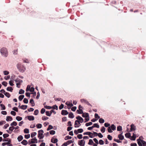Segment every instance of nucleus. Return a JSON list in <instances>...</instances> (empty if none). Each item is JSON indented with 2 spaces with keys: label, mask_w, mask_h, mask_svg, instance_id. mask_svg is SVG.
<instances>
[{
  "label": "nucleus",
  "mask_w": 146,
  "mask_h": 146,
  "mask_svg": "<svg viewBox=\"0 0 146 146\" xmlns=\"http://www.w3.org/2000/svg\"><path fill=\"white\" fill-rule=\"evenodd\" d=\"M0 52L3 56L6 57L8 56V52L7 49L5 47H3L1 49Z\"/></svg>",
  "instance_id": "1"
},
{
  "label": "nucleus",
  "mask_w": 146,
  "mask_h": 146,
  "mask_svg": "<svg viewBox=\"0 0 146 146\" xmlns=\"http://www.w3.org/2000/svg\"><path fill=\"white\" fill-rule=\"evenodd\" d=\"M17 66L20 72L23 73L25 70V68L21 63H19L17 65Z\"/></svg>",
  "instance_id": "2"
},
{
  "label": "nucleus",
  "mask_w": 146,
  "mask_h": 146,
  "mask_svg": "<svg viewBox=\"0 0 146 146\" xmlns=\"http://www.w3.org/2000/svg\"><path fill=\"white\" fill-rule=\"evenodd\" d=\"M137 143L139 146H142V144L143 146H146V142L143 140L139 138L137 140Z\"/></svg>",
  "instance_id": "3"
},
{
  "label": "nucleus",
  "mask_w": 146,
  "mask_h": 146,
  "mask_svg": "<svg viewBox=\"0 0 146 146\" xmlns=\"http://www.w3.org/2000/svg\"><path fill=\"white\" fill-rule=\"evenodd\" d=\"M85 143V141L84 139L79 140L78 144L80 146H84Z\"/></svg>",
  "instance_id": "4"
},
{
  "label": "nucleus",
  "mask_w": 146,
  "mask_h": 146,
  "mask_svg": "<svg viewBox=\"0 0 146 146\" xmlns=\"http://www.w3.org/2000/svg\"><path fill=\"white\" fill-rule=\"evenodd\" d=\"M74 142V141H72V140L68 141L67 142L64 143L62 144V146H67L68 145L72 143H73Z\"/></svg>",
  "instance_id": "5"
},
{
  "label": "nucleus",
  "mask_w": 146,
  "mask_h": 146,
  "mask_svg": "<svg viewBox=\"0 0 146 146\" xmlns=\"http://www.w3.org/2000/svg\"><path fill=\"white\" fill-rule=\"evenodd\" d=\"M80 101L81 102L83 103L84 102L88 106H92L91 104L86 100L84 99H81L80 100Z\"/></svg>",
  "instance_id": "6"
},
{
  "label": "nucleus",
  "mask_w": 146,
  "mask_h": 146,
  "mask_svg": "<svg viewBox=\"0 0 146 146\" xmlns=\"http://www.w3.org/2000/svg\"><path fill=\"white\" fill-rule=\"evenodd\" d=\"M38 142L37 140L36 137H34L31 139V142L30 143H36Z\"/></svg>",
  "instance_id": "7"
},
{
  "label": "nucleus",
  "mask_w": 146,
  "mask_h": 146,
  "mask_svg": "<svg viewBox=\"0 0 146 146\" xmlns=\"http://www.w3.org/2000/svg\"><path fill=\"white\" fill-rule=\"evenodd\" d=\"M38 138H39L40 136L43 134L44 133V131L42 130L41 129L39 130L38 131Z\"/></svg>",
  "instance_id": "8"
},
{
  "label": "nucleus",
  "mask_w": 146,
  "mask_h": 146,
  "mask_svg": "<svg viewBox=\"0 0 146 146\" xmlns=\"http://www.w3.org/2000/svg\"><path fill=\"white\" fill-rule=\"evenodd\" d=\"M68 113V112L67 110H62L61 114L62 115H67Z\"/></svg>",
  "instance_id": "9"
},
{
  "label": "nucleus",
  "mask_w": 146,
  "mask_h": 146,
  "mask_svg": "<svg viewBox=\"0 0 146 146\" xmlns=\"http://www.w3.org/2000/svg\"><path fill=\"white\" fill-rule=\"evenodd\" d=\"M123 133L122 132H121V133L118 136V137L119 138V140H122L124 139V136L122 135Z\"/></svg>",
  "instance_id": "10"
},
{
  "label": "nucleus",
  "mask_w": 146,
  "mask_h": 146,
  "mask_svg": "<svg viewBox=\"0 0 146 146\" xmlns=\"http://www.w3.org/2000/svg\"><path fill=\"white\" fill-rule=\"evenodd\" d=\"M28 119L29 121H33L34 120V117L32 115L28 116H27Z\"/></svg>",
  "instance_id": "11"
},
{
  "label": "nucleus",
  "mask_w": 146,
  "mask_h": 146,
  "mask_svg": "<svg viewBox=\"0 0 146 146\" xmlns=\"http://www.w3.org/2000/svg\"><path fill=\"white\" fill-rule=\"evenodd\" d=\"M29 103L31 104L32 106H34L35 105L34 101L33 99H30Z\"/></svg>",
  "instance_id": "12"
},
{
  "label": "nucleus",
  "mask_w": 146,
  "mask_h": 146,
  "mask_svg": "<svg viewBox=\"0 0 146 146\" xmlns=\"http://www.w3.org/2000/svg\"><path fill=\"white\" fill-rule=\"evenodd\" d=\"M53 139H54V138L52 137L51 140V142L52 143H55L58 142V140L57 138L54 139V140L53 141Z\"/></svg>",
  "instance_id": "13"
},
{
  "label": "nucleus",
  "mask_w": 146,
  "mask_h": 146,
  "mask_svg": "<svg viewBox=\"0 0 146 146\" xmlns=\"http://www.w3.org/2000/svg\"><path fill=\"white\" fill-rule=\"evenodd\" d=\"M136 129L135 127V126L133 124H132L131 125V129H130V131H134Z\"/></svg>",
  "instance_id": "14"
},
{
  "label": "nucleus",
  "mask_w": 146,
  "mask_h": 146,
  "mask_svg": "<svg viewBox=\"0 0 146 146\" xmlns=\"http://www.w3.org/2000/svg\"><path fill=\"white\" fill-rule=\"evenodd\" d=\"M82 117H85V118H87V117H89V116L88 113H84L82 115Z\"/></svg>",
  "instance_id": "15"
},
{
  "label": "nucleus",
  "mask_w": 146,
  "mask_h": 146,
  "mask_svg": "<svg viewBox=\"0 0 146 146\" xmlns=\"http://www.w3.org/2000/svg\"><path fill=\"white\" fill-rule=\"evenodd\" d=\"M13 120L12 117L10 116H8L6 117V121H11Z\"/></svg>",
  "instance_id": "16"
},
{
  "label": "nucleus",
  "mask_w": 146,
  "mask_h": 146,
  "mask_svg": "<svg viewBox=\"0 0 146 146\" xmlns=\"http://www.w3.org/2000/svg\"><path fill=\"white\" fill-rule=\"evenodd\" d=\"M133 136L131 137L130 139V140H131L134 141L135 140L136 137L135 134L134 133H133Z\"/></svg>",
  "instance_id": "17"
},
{
  "label": "nucleus",
  "mask_w": 146,
  "mask_h": 146,
  "mask_svg": "<svg viewBox=\"0 0 146 146\" xmlns=\"http://www.w3.org/2000/svg\"><path fill=\"white\" fill-rule=\"evenodd\" d=\"M27 108V105H22L20 107V108L23 110H26Z\"/></svg>",
  "instance_id": "18"
},
{
  "label": "nucleus",
  "mask_w": 146,
  "mask_h": 146,
  "mask_svg": "<svg viewBox=\"0 0 146 146\" xmlns=\"http://www.w3.org/2000/svg\"><path fill=\"white\" fill-rule=\"evenodd\" d=\"M68 117L72 119L74 117V115L72 112H70L69 113L68 115Z\"/></svg>",
  "instance_id": "19"
},
{
  "label": "nucleus",
  "mask_w": 146,
  "mask_h": 146,
  "mask_svg": "<svg viewBox=\"0 0 146 146\" xmlns=\"http://www.w3.org/2000/svg\"><path fill=\"white\" fill-rule=\"evenodd\" d=\"M23 139V137L21 135H20L17 137V140L19 142L21 141Z\"/></svg>",
  "instance_id": "20"
},
{
  "label": "nucleus",
  "mask_w": 146,
  "mask_h": 146,
  "mask_svg": "<svg viewBox=\"0 0 146 146\" xmlns=\"http://www.w3.org/2000/svg\"><path fill=\"white\" fill-rule=\"evenodd\" d=\"M21 143L23 145H26L27 144V141L26 140H23L21 142Z\"/></svg>",
  "instance_id": "21"
},
{
  "label": "nucleus",
  "mask_w": 146,
  "mask_h": 146,
  "mask_svg": "<svg viewBox=\"0 0 146 146\" xmlns=\"http://www.w3.org/2000/svg\"><path fill=\"white\" fill-rule=\"evenodd\" d=\"M13 90V88L11 87H8L7 88V90L8 91L12 92Z\"/></svg>",
  "instance_id": "22"
},
{
  "label": "nucleus",
  "mask_w": 146,
  "mask_h": 146,
  "mask_svg": "<svg viewBox=\"0 0 146 146\" xmlns=\"http://www.w3.org/2000/svg\"><path fill=\"white\" fill-rule=\"evenodd\" d=\"M15 81L16 82H18V83H22L23 82L22 80L19 78H17L16 80H15Z\"/></svg>",
  "instance_id": "23"
},
{
  "label": "nucleus",
  "mask_w": 146,
  "mask_h": 146,
  "mask_svg": "<svg viewBox=\"0 0 146 146\" xmlns=\"http://www.w3.org/2000/svg\"><path fill=\"white\" fill-rule=\"evenodd\" d=\"M4 94L8 98H9L11 96L10 94L8 92H5Z\"/></svg>",
  "instance_id": "24"
},
{
  "label": "nucleus",
  "mask_w": 146,
  "mask_h": 146,
  "mask_svg": "<svg viewBox=\"0 0 146 146\" xmlns=\"http://www.w3.org/2000/svg\"><path fill=\"white\" fill-rule=\"evenodd\" d=\"M110 127L113 131H114L116 129V126L113 124H112Z\"/></svg>",
  "instance_id": "25"
},
{
  "label": "nucleus",
  "mask_w": 146,
  "mask_h": 146,
  "mask_svg": "<svg viewBox=\"0 0 146 146\" xmlns=\"http://www.w3.org/2000/svg\"><path fill=\"white\" fill-rule=\"evenodd\" d=\"M125 137L127 138H130L131 137V134L129 133H126L125 134Z\"/></svg>",
  "instance_id": "26"
},
{
  "label": "nucleus",
  "mask_w": 146,
  "mask_h": 146,
  "mask_svg": "<svg viewBox=\"0 0 146 146\" xmlns=\"http://www.w3.org/2000/svg\"><path fill=\"white\" fill-rule=\"evenodd\" d=\"M24 95H21L19 96V100L20 101H21L24 98Z\"/></svg>",
  "instance_id": "27"
},
{
  "label": "nucleus",
  "mask_w": 146,
  "mask_h": 146,
  "mask_svg": "<svg viewBox=\"0 0 146 146\" xmlns=\"http://www.w3.org/2000/svg\"><path fill=\"white\" fill-rule=\"evenodd\" d=\"M16 119L18 121H20L22 119V118L20 116H18L16 117Z\"/></svg>",
  "instance_id": "28"
},
{
  "label": "nucleus",
  "mask_w": 146,
  "mask_h": 146,
  "mask_svg": "<svg viewBox=\"0 0 146 146\" xmlns=\"http://www.w3.org/2000/svg\"><path fill=\"white\" fill-rule=\"evenodd\" d=\"M93 128L95 127L99 128L100 127V126L99 125H98L97 123H94L93 125L92 126Z\"/></svg>",
  "instance_id": "29"
},
{
  "label": "nucleus",
  "mask_w": 146,
  "mask_h": 146,
  "mask_svg": "<svg viewBox=\"0 0 146 146\" xmlns=\"http://www.w3.org/2000/svg\"><path fill=\"white\" fill-rule=\"evenodd\" d=\"M17 125V123L15 121H13L12 123H11L10 124V125L11 126H13V125L14 126H16Z\"/></svg>",
  "instance_id": "30"
},
{
  "label": "nucleus",
  "mask_w": 146,
  "mask_h": 146,
  "mask_svg": "<svg viewBox=\"0 0 146 146\" xmlns=\"http://www.w3.org/2000/svg\"><path fill=\"white\" fill-rule=\"evenodd\" d=\"M37 133L36 132H32L31 133V137L33 138V137L36 135Z\"/></svg>",
  "instance_id": "31"
},
{
  "label": "nucleus",
  "mask_w": 146,
  "mask_h": 146,
  "mask_svg": "<svg viewBox=\"0 0 146 146\" xmlns=\"http://www.w3.org/2000/svg\"><path fill=\"white\" fill-rule=\"evenodd\" d=\"M0 106L1 107V110H5V105L3 104H0Z\"/></svg>",
  "instance_id": "32"
},
{
  "label": "nucleus",
  "mask_w": 146,
  "mask_h": 146,
  "mask_svg": "<svg viewBox=\"0 0 146 146\" xmlns=\"http://www.w3.org/2000/svg\"><path fill=\"white\" fill-rule=\"evenodd\" d=\"M99 122L101 123H103L105 122L104 119H103L102 118H100L99 119Z\"/></svg>",
  "instance_id": "33"
},
{
  "label": "nucleus",
  "mask_w": 146,
  "mask_h": 146,
  "mask_svg": "<svg viewBox=\"0 0 146 146\" xmlns=\"http://www.w3.org/2000/svg\"><path fill=\"white\" fill-rule=\"evenodd\" d=\"M36 127L37 128H41L42 127V125L40 123H38L36 125Z\"/></svg>",
  "instance_id": "34"
},
{
  "label": "nucleus",
  "mask_w": 146,
  "mask_h": 146,
  "mask_svg": "<svg viewBox=\"0 0 146 146\" xmlns=\"http://www.w3.org/2000/svg\"><path fill=\"white\" fill-rule=\"evenodd\" d=\"M23 60L24 62L29 63V60L27 59L23 58Z\"/></svg>",
  "instance_id": "35"
},
{
  "label": "nucleus",
  "mask_w": 146,
  "mask_h": 146,
  "mask_svg": "<svg viewBox=\"0 0 146 146\" xmlns=\"http://www.w3.org/2000/svg\"><path fill=\"white\" fill-rule=\"evenodd\" d=\"M105 130L106 128L104 126H102V128L100 130L101 131L102 133H104L105 131Z\"/></svg>",
  "instance_id": "36"
},
{
  "label": "nucleus",
  "mask_w": 146,
  "mask_h": 146,
  "mask_svg": "<svg viewBox=\"0 0 146 146\" xmlns=\"http://www.w3.org/2000/svg\"><path fill=\"white\" fill-rule=\"evenodd\" d=\"M93 134L91 132H87L84 133V135H90L91 134Z\"/></svg>",
  "instance_id": "37"
},
{
  "label": "nucleus",
  "mask_w": 146,
  "mask_h": 146,
  "mask_svg": "<svg viewBox=\"0 0 146 146\" xmlns=\"http://www.w3.org/2000/svg\"><path fill=\"white\" fill-rule=\"evenodd\" d=\"M24 132L25 133H29V130L28 129L25 128L24 130Z\"/></svg>",
  "instance_id": "38"
},
{
  "label": "nucleus",
  "mask_w": 146,
  "mask_h": 146,
  "mask_svg": "<svg viewBox=\"0 0 146 146\" xmlns=\"http://www.w3.org/2000/svg\"><path fill=\"white\" fill-rule=\"evenodd\" d=\"M24 92L25 91L24 90H23L22 89H21L19 91V94H24Z\"/></svg>",
  "instance_id": "39"
},
{
  "label": "nucleus",
  "mask_w": 146,
  "mask_h": 146,
  "mask_svg": "<svg viewBox=\"0 0 146 146\" xmlns=\"http://www.w3.org/2000/svg\"><path fill=\"white\" fill-rule=\"evenodd\" d=\"M117 131H120L122 130V127L121 126H119L117 127Z\"/></svg>",
  "instance_id": "40"
},
{
  "label": "nucleus",
  "mask_w": 146,
  "mask_h": 146,
  "mask_svg": "<svg viewBox=\"0 0 146 146\" xmlns=\"http://www.w3.org/2000/svg\"><path fill=\"white\" fill-rule=\"evenodd\" d=\"M53 128V126L51 125H49L48 126V127L47 128V130L48 131L49 130L52 129Z\"/></svg>",
  "instance_id": "41"
},
{
  "label": "nucleus",
  "mask_w": 146,
  "mask_h": 146,
  "mask_svg": "<svg viewBox=\"0 0 146 146\" xmlns=\"http://www.w3.org/2000/svg\"><path fill=\"white\" fill-rule=\"evenodd\" d=\"M72 137L71 136H70L69 135L66 136L65 137L64 139L65 140H67L68 139H70L72 138Z\"/></svg>",
  "instance_id": "42"
},
{
  "label": "nucleus",
  "mask_w": 146,
  "mask_h": 146,
  "mask_svg": "<svg viewBox=\"0 0 146 146\" xmlns=\"http://www.w3.org/2000/svg\"><path fill=\"white\" fill-rule=\"evenodd\" d=\"M48 119V117L45 116H43L42 117V119L43 120H46Z\"/></svg>",
  "instance_id": "43"
},
{
  "label": "nucleus",
  "mask_w": 146,
  "mask_h": 146,
  "mask_svg": "<svg viewBox=\"0 0 146 146\" xmlns=\"http://www.w3.org/2000/svg\"><path fill=\"white\" fill-rule=\"evenodd\" d=\"M49 133L50 134L53 135L55 133V131L53 130H51L49 131Z\"/></svg>",
  "instance_id": "44"
},
{
  "label": "nucleus",
  "mask_w": 146,
  "mask_h": 146,
  "mask_svg": "<svg viewBox=\"0 0 146 146\" xmlns=\"http://www.w3.org/2000/svg\"><path fill=\"white\" fill-rule=\"evenodd\" d=\"M23 102L25 104H27L28 102V100L26 98H24L23 100Z\"/></svg>",
  "instance_id": "45"
},
{
  "label": "nucleus",
  "mask_w": 146,
  "mask_h": 146,
  "mask_svg": "<svg viewBox=\"0 0 146 146\" xmlns=\"http://www.w3.org/2000/svg\"><path fill=\"white\" fill-rule=\"evenodd\" d=\"M46 115L48 116H50L51 115V113L49 111H46Z\"/></svg>",
  "instance_id": "46"
},
{
  "label": "nucleus",
  "mask_w": 146,
  "mask_h": 146,
  "mask_svg": "<svg viewBox=\"0 0 146 146\" xmlns=\"http://www.w3.org/2000/svg\"><path fill=\"white\" fill-rule=\"evenodd\" d=\"M108 132L110 133H112L113 132L110 126L108 127Z\"/></svg>",
  "instance_id": "47"
},
{
  "label": "nucleus",
  "mask_w": 146,
  "mask_h": 146,
  "mask_svg": "<svg viewBox=\"0 0 146 146\" xmlns=\"http://www.w3.org/2000/svg\"><path fill=\"white\" fill-rule=\"evenodd\" d=\"M92 124V122H90L88 123H86L85 125L86 126H89L91 125Z\"/></svg>",
  "instance_id": "48"
},
{
  "label": "nucleus",
  "mask_w": 146,
  "mask_h": 146,
  "mask_svg": "<svg viewBox=\"0 0 146 146\" xmlns=\"http://www.w3.org/2000/svg\"><path fill=\"white\" fill-rule=\"evenodd\" d=\"M77 137L79 139H82V135L81 134H79L77 135Z\"/></svg>",
  "instance_id": "49"
},
{
  "label": "nucleus",
  "mask_w": 146,
  "mask_h": 146,
  "mask_svg": "<svg viewBox=\"0 0 146 146\" xmlns=\"http://www.w3.org/2000/svg\"><path fill=\"white\" fill-rule=\"evenodd\" d=\"M110 123H106L104 124V125L105 127H110Z\"/></svg>",
  "instance_id": "50"
},
{
  "label": "nucleus",
  "mask_w": 146,
  "mask_h": 146,
  "mask_svg": "<svg viewBox=\"0 0 146 146\" xmlns=\"http://www.w3.org/2000/svg\"><path fill=\"white\" fill-rule=\"evenodd\" d=\"M9 136V135L7 133L4 134L3 135V137L4 138H6L8 137Z\"/></svg>",
  "instance_id": "51"
},
{
  "label": "nucleus",
  "mask_w": 146,
  "mask_h": 146,
  "mask_svg": "<svg viewBox=\"0 0 146 146\" xmlns=\"http://www.w3.org/2000/svg\"><path fill=\"white\" fill-rule=\"evenodd\" d=\"M14 129V127L13 126H12L11 127H9V130L11 131V132L13 131V130Z\"/></svg>",
  "instance_id": "52"
},
{
  "label": "nucleus",
  "mask_w": 146,
  "mask_h": 146,
  "mask_svg": "<svg viewBox=\"0 0 146 146\" xmlns=\"http://www.w3.org/2000/svg\"><path fill=\"white\" fill-rule=\"evenodd\" d=\"M52 108H53L54 109H56V110H58V106L56 105H55L53 106H52Z\"/></svg>",
  "instance_id": "53"
},
{
  "label": "nucleus",
  "mask_w": 146,
  "mask_h": 146,
  "mask_svg": "<svg viewBox=\"0 0 146 146\" xmlns=\"http://www.w3.org/2000/svg\"><path fill=\"white\" fill-rule=\"evenodd\" d=\"M78 133H82L83 131V130L82 129L80 128L78 129Z\"/></svg>",
  "instance_id": "54"
},
{
  "label": "nucleus",
  "mask_w": 146,
  "mask_h": 146,
  "mask_svg": "<svg viewBox=\"0 0 146 146\" xmlns=\"http://www.w3.org/2000/svg\"><path fill=\"white\" fill-rule=\"evenodd\" d=\"M30 134L25 135V137L26 139H28L30 137Z\"/></svg>",
  "instance_id": "55"
},
{
  "label": "nucleus",
  "mask_w": 146,
  "mask_h": 146,
  "mask_svg": "<svg viewBox=\"0 0 146 146\" xmlns=\"http://www.w3.org/2000/svg\"><path fill=\"white\" fill-rule=\"evenodd\" d=\"M94 142L92 139H90L89 140V141L88 144L89 145H92V143H93Z\"/></svg>",
  "instance_id": "56"
},
{
  "label": "nucleus",
  "mask_w": 146,
  "mask_h": 146,
  "mask_svg": "<svg viewBox=\"0 0 146 146\" xmlns=\"http://www.w3.org/2000/svg\"><path fill=\"white\" fill-rule=\"evenodd\" d=\"M99 143L100 145H103L104 144V141L102 139H100L99 141Z\"/></svg>",
  "instance_id": "57"
},
{
  "label": "nucleus",
  "mask_w": 146,
  "mask_h": 146,
  "mask_svg": "<svg viewBox=\"0 0 146 146\" xmlns=\"http://www.w3.org/2000/svg\"><path fill=\"white\" fill-rule=\"evenodd\" d=\"M44 108L46 109H50L52 108V107L50 106H44Z\"/></svg>",
  "instance_id": "58"
},
{
  "label": "nucleus",
  "mask_w": 146,
  "mask_h": 146,
  "mask_svg": "<svg viewBox=\"0 0 146 146\" xmlns=\"http://www.w3.org/2000/svg\"><path fill=\"white\" fill-rule=\"evenodd\" d=\"M39 111L38 110H36L35 111L34 113V114L35 115H37Z\"/></svg>",
  "instance_id": "59"
},
{
  "label": "nucleus",
  "mask_w": 146,
  "mask_h": 146,
  "mask_svg": "<svg viewBox=\"0 0 146 146\" xmlns=\"http://www.w3.org/2000/svg\"><path fill=\"white\" fill-rule=\"evenodd\" d=\"M13 80H10L9 82V85L11 86H13L14 84H13Z\"/></svg>",
  "instance_id": "60"
},
{
  "label": "nucleus",
  "mask_w": 146,
  "mask_h": 146,
  "mask_svg": "<svg viewBox=\"0 0 146 146\" xmlns=\"http://www.w3.org/2000/svg\"><path fill=\"white\" fill-rule=\"evenodd\" d=\"M112 137L110 135H108L107 136V138L110 140H111L112 139Z\"/></svg>",
  "instance_id": "61"
},
{
  "label": "nucleus",
  "mask_w": 146,
  "mask_h": 146,
  "mask_svg": "<svg viewBox=\"0 0 146 146\" xmlns=\"http://www.w3.org/2000/svg\"><path fill=\"white\" fill-rule=\"evenodd\" d=\"M7 82L5 81H3L2 82V84L5 87L7 86Z\"/></svg>",
  "instance_id": "62"
},
{
  "label": "nucleus",
  "mask_w": 146,
  "mask_h": 146,
  "mask_svg": "<svg viewBox=\"0 0 146 146\" xmlns=\"http://www.w3.org/2000/svg\"><path fill=\"white\" fill-rule=\"evenodd\" d=\"M45 111V110L44 108H42L41 109L40 111V113L41 114H43Z\"/></svg>",
  "instance_id": "63"
},
{
  "label": "nucleus",
  "mask_w": 146,
  "mask_h": 146,
  "mask_svg": "<svg viewBox=\"0 0 146 146\" xmlns=\"http://www.w3.org/2000/svg\"><path fill=\"white\" fill-rule=\"evenodd\" d=\"M12 110L16 112H18V110L17 107H13V108Z\"/></svg>",
  "instance_id": "64"
}]
</instances>
